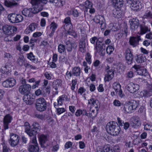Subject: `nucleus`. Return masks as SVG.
Segmentation results:
<instances>
[{
  "instance_id": "nucleus-56",
  "label": "nucleus",
  "mask_w": 152,
  "mask_h": 152,
  "mask_svg": "<svg viewBox=\"0 0 152 152\" xmlns=\"http://www.w3.org/2000/svg\"><path fill=\"white\" fill-rule=\"evenodd\" d=\"M112 149L108 145L104 146L102 150L103 152H109Z\"/></svg>"
},
{
  "instance_id": "nucleus-8",
  "label": "nucleus",
  "mask_w": 152,
  "mask_h": 152,
  "mask_svg": "<svg viewBox=\"0 0 152 152\" xmlns=\"http://www.w3.org/2000/svg\"><path fill=\"white\" fill-rule=\"evenodd\" d=\"M128 2L130 4L131 9L134 11H137L141 8L138 0H128Z\"/></svg>"
},
{
  "instance_id": "nucleus-39",
  "label": "nucleus",
  "mask_w": 152,
  "mask_h": 152,
  "mask_svg": "<svg viewBox=\"0 0 152 152\" xmlns=\"http://www.w3.org/2000/svg\"><path fill=\"white\" fill-rule=\"evenodd\" d=\"M146 58L144 56L142 55H140L137 56L136 61L138 63H141L145 61Z\"/></svg>"
},
{
  "instance_id": "nucleus-32",
  "label": "nucleus",
  "mask_w": 152,
  "mask_h": 152,
  "mask_svg": "<svg viewBox=\"0 0 152 152\" xmlns=\"http://www.w3.org/2000/svg\"><path fill=\"white\" fill-rule=\"evenodd\" d=\"M48 0H31V3L32 5L42 3L43 5L47 4Z\"/></svg>"
},
{
  "instance_id": "nucleus-26",
  "label": "nucleus",
  "mask_w": 152,
  "mask_h": 152,
  "mask_svg": "<svg viewBox=\"0 0 152 152\" xmlns=\"http://www.w3.org/2000/svg\"><path fill=\"white\" fill-rule=\"evenodd\" d=\"M48 140V137L47 135L41 134L39 137V140L42 146Z\"/></svg>"
},
{
  "instance_id": "nucleus-47",
  "label": "nucleus",
  "mask_w": 152,
  "mask_h": 152,
  "mask_svg": "<svg viewBox=\"0 0 152 152\" xmlns=\"http://www.w3.org/2000/svg\"><path fill=\"white\" fill-rule=\"evenodd\" d=\"M91 110V113L89 114V116L91 117L92 118H94L96 115L98 111H97L96 110H95L94 109H92Z\"/></svg>"
},
{
  "instance_id": "nucleus-49",
  "label": "nucleus",
  "mask_w": 152,
  "mask_h": 152,
  "mask_svg": "<svg viewBox=\"0 0 152 152\" xmlns=\"http://www.w3.org/2000/svg\"><path fill=\"white\" fill-rule=\"evenodd\" d=\"M85 59L89 64H91V56L89 53H87L86 54L85 56Z\"/></svg>"
},
{
  "instance_id": "nucleus-14",
  "label": "nucleus",
  "mask_w": 152,
  "mask_h": 152,
  "mask_svg": "<svg viewBox=\"0 0 152 152\" xmlns=\"http://www.w3.org/2000/svg\"><path fill=\"white\" fill-rule=\"evenodd\" d=\"M88 104L91 105V110L95 108L97 111L98 110L100 107V103L98 100L91 99L88 100Z\"/></svg>"
},
{
  "instance_id": "nucleus-22",
  "label": "nucleus",
  "mask_w": 152,
  "mask_h": 152,
  "mask_svg": "<svg viewBox=\"0 0 152 152\" xmlns=\"http://www.w3.org/2000/svg\"><path fill=\"white\" fill-rule=\"evenodd\" d=\"M122 108L126 113H130L133 111L131 107H130V106L128 102L125 103Z\"/></svg>"
},
{
  "instance_id": "nucleus-13",
  "label": "nucleus",
  "mask_w": 152,
  "mask_h": 152,
  "mask_svg": "<svg viewBox=\"0 0 152 152\" xmlns=\"http://www.w3.org/2000/svg\"><path fill=\"white\" fill-rule=\"evenodd\" d=\"M19 141V138L18 135L13 134L11 135L9 142L12 146L14 147L17 145Z\"/></svg>"
},
{
  "instance_id": "nucleus-40",
  "label": "nucleus",
  "mask_w": 152,
  "mask_h": 152,
  "mask_svg": "<svg viewBox=\"0 0 152 152\" xmlns=\"http://www.w3.org/2000/svg\"><path fill=\"white\" fill-rule=\"evenodd\" d=\"M85 7V11L86 12L88 11V9L92 8V4L89 0H87L85 2L84 5Z\"/></svg>"
},
{
  "instance_id": "nucleus-48",
  "label": "nucleus",
  "mask_w": 152,
  "mask_h": 152,
  "mask_svg": "<svg viewBox=\"0 0 152 152\" xmlns=\"http://www.w3.org/2000/svg\"><path fill=\"white\" fill-rule=\"evenodd\" d=\"M58 52L62 53H64L65 50V48L64 45L62 44H60L58 46Z\"/></svg>"
},
{
  "instance_id": "nucleus-24",
  "label": "nucleus",
  "mask_w": 152,
  "mask_h": 152,
  "mask_svg": "<svg viewBox=\"0 0 152 152\" xmlns=\"http://www.w3.org/2000/svg\"><path fill=\"white\" fill-rule=\"evenodd\" d=\"M128 102L130 106V107H131L133 111L135 110L138 106L139 102L138 101L131 100Z\"/></svg>"
},
{
  "instance_id": "nucleus-53",
  "label": "nucleus",
  "mask_w": 152,
  "mask_h": 152,
  "mask_svg": "<svg viewBox=\"0 0 152 152\" xmlns=\"http://www.w3.org/2000/svg\"><path fill=\"white\" fill-rule=\"evenodd\" d=\"M56 112L57 114L58 115H59L61 113H64L65 111V109L64 108H57Z\"/></svg>"
},
{
  "instance_id": "nucleus-59",
  "label": "nucleus",
  "mask_w": 152,
  "mask_h": 152,
  "mask_svg": "<svg viewBox=\"0 0 152 152\" xmlns=\"http://www.w3.org/2000/svg\"><path fill=\"white\" fill-rule=\"evenodd\" d=\"M40 82V80L35 81V83L32 86V87L33 89H34L37 87H38L39 84Z\"/></svg>"
},
{
  "instance_id": "nucleus-9",
  "label": "nucleus",
  "mask_w": 152,
  "mask_h": 152,
  "mask_svg": "<svg viewBox=\"0 0 152 152\" xmlns=\"http://www.w3.org/2000/svg\"><path fill=\"white\" fill-rule=\"evenodd\" d=\"M16 83L15 79L10 78L4 81L2 84V86L5 88H11L15 85Z\"/></svg>"
},
{
  "instance_id": "nucleus-12",
  "label": "nucleus",
  "mask_w": 152,
  "mask_h": 152,
  "mask_svg": "<svg viewBox=\"0 0 152 152\" xmlns=\"http://www.w3.org/2000/svg\"><path fill=\"white\" fill-rule=\"evenodd\" d=\"M125 59L126 63L128 64H131L133 62V56L130 50L127 48L126 51Z\"/></svg>"
},
{
  "instance_id": "nucleus-23",
  "label": "nucleus",
  "mask_w": 152,
  "mask_h": 152,
  "mask_svg": "<svg viewBox=\"0 0 152 152\" xmlns=\"http://www.w3.org/2000/svg\"><path fill=\"white\" fill-rule=\"evenodd\" d=\"M32 126L33 127L32 129H31V131H34V132L32 134V136L35 134L38 131H39V129H40L41 127L39 124L36 122H34L32 124Z\"/></svg>"
},
{
  "instance_id": "nucleus-17",
  "label": "nucleus",
  "mask_w": 152,
  "mask_h": 152,
  "mask_svg": "<svg viewBox=\"0 0 152 152\" xmlns=\"http://www.w3.org/2000/svg\"><path fill=\"white\" fill-rule=\"evenodd\" d=\"M141 40L140 36H137L136 37H131L130 38L129 42L131 45L135 47L138 45L139 41Z\"/></svg>"
},
{
  "instance_id": "nucleus-61",
  "label": "nucleus",
  "mask_w": 152,
  "mask_h": 152,
  "mask_svg": "<svg viewBox=\"0 0 152 152\" xmlns=\"http://www.w3.org/2000/svg\"><path fill=\"white\" fill-rule=\"evenodd\" d=\"M5 94V91L2 89H0V100L3 99Z\"/></svg>"
},
{
  "instance_id": "nucleus-19",
  "label": "nucleus",
  "mask_w": 152,
  "mask_h": 152,
  "mask_svg": "<svg viewBox=\"0 0 152 152\" xmlns=\"http://www.w3.org/2000/svg\"><path fill=\"white\" fill-rule=\"evenodd\" d=\"M43 5L42 3L34 5V7L32 9L34 13H37L41 11L43 9Z\"/></svg>"
},
{
  "instance_id": "nucleus-29",
  "label": "nucleus",
  "mask_w": 152,
  "mask_h": 152,
  "mask_svg": "<svg viewBox=\"0 0 152 152\" xmlns=\"http://www.w3.org/2000/svg\"><path fill=\"white\" fill-rule=\"evenodd\" d=\"M71 27V24H65L64 25V28L69 34L72 35V34L74 32V31L72 29Z\"/></svg>"
},
{
  "instance_id": "nucleus-21",
  "label": "nucleus",
  "mask_w": 152,
  "mask_h": 152,
  "mask_svg": "<svg viewBox=\"0 0 152 152\" xmlns=\"http://www.w3.org/2000/svg\"><path fill=\"white\" fill-rule=\"evenodd\" d=\"M133 68L136 70L137 73L139 75H143L145 72L146 70L139 65H134Z\"/></svg>"
},
{
  "instance_id": "nucleus-1",
  "label": "nucleus",
  "mask_w": 152,
  "mask_h": 152,
  "mask_svg": "<svg viewBox=\"0 0 152 152\" xmlns=\"http://www.w3.org/2000/svg\"><path fill=\"white\" fill-rule=\"evenodd\" d=\"M31 89V86L29 84H22L19 89V92L22 94H26L24 96V100L28 104H31L34 101V99L31 97L30 95L28 94Z\"/></svg>"
},
{
  "instance_id": "nucleus-38",
  "label": "nucleus",
  "mask_w": 152,
  "mask_h": 152,
  "mask_svg": "<svg viewBox=\"0 0 152 152\" xmlns=\"http://www.w3.org/2000/svg\"><path fill=\"white\" fill-rule=\"evenodd\" d=\"M23 17L21 15L15 14V18H14L13 23L21 22L23 20Z\"/></svg>"
},
{
  "instance_id": "nucleus-55",
  "label": "nucleus",
  "mask_w": 152,
  "mask_h": 152,
  "mask_svg": "<svg viewBox=\"0 0 152 152\" xmlns=\"http://www.w3.org/2000/svg\"><path fill=\"white\" fill-rule=\"evenodd\" d=\"M42 33L39 31H37L34 32L32 34V37L35 38H38L40 37Z\"/></svg>"
},
{
  "instance_id": "nucleus-35",
  "label": "nucleus",
  "mask_w": 152,
  "mask_h": 152,
  "mask_svg": "<svg viewBox=\"0 0 152 152\" xmlns=\"http://www.w3.org/2000/svg\"><path fill=\"white\" fill-rule=\"evenodd\" d=\"M11 70V68L8 64H6L2 66L1 68V73H7Z\"/></svg>"
},
{
  "instance_id": "nucleus-50",
  "label": "nucleus",
  "mask_w": 152,
  "mask_h": 152,
  "mask_svg": "<svg viewBox=\"0 0 152 152\" xmlns=\"http://www.w3.org/2000/svg\"><path fill=\"white\" fill-rule=\"evenodd\" d=\"M15 14L12 13L8 15V18L9 21L11 23L14 22V18H15Z\"/></svg>"
},
{
  "instance_id": "nucleus-5",
  "label": "nucleus",
  "mask_w": 152,
  "mask_h": 152,
  "mask_svg": "<svg viewBox=\"0 0 152 152\" xmlns=\"http://www.w3.org/2000/svg\"><path fill=\"white\" fill-rule=\"evenodd\" d=\"M93 20L96 23H99L100 25V28L102 31L105 29L106 24L103 16L100 15L96 16L93 19Z\"/></svg>"
},
{
  "instance_id": "nucleus-28",
  "label": "nucleus",
  "mask_w": 152,
  "mask_h": 152,
  "mask_svg": "<svg viewBox=\"0 0 152 152\" xmlns=\"http://www.w3.org/2000/svg\"><path fill=\"white\" fill-rule=\"evenodd\" d=\"M140 31L139 33L140 35H143L150 31V30L149 29L148 27L145 26L144 25H140Z\"/></svg>"
},
{
  "instance_id": "nucleus-44",
  "label": "nucleus",
  "mask_w": 152,
  "mask_h": 152,
  "mask_svg": "<svg viewBox=\"0 0 152 152\" xmlns=\"http://www.w3.org/2000/svg\"><path fill=\"white\" fill-rule=\"evenodd\" d=\"M113 14L114 17L118 18H120L121 16V12L119 11H118L116 10H113Z\"/></svg>"
},
{
  "instance_id": "nucleus-52",
  "label": "nucleus",
  "mask_w": 152,
  "mask_h": 152,
  "mask_svg": "<svg viewBox=\"0 0 152 152\" xmlns=\"http://www.w3.org/2000/svg\"><path fill=\"white\" fill-rule=\"evenodd\" d=\"M114 50L113 47L112 46H109L106 48V52L107 53L110 54Z\"/></svg>"
},
{
  "instance_id": "nucleus-62",
  "label": "nucleus",
  "mask_w": 152,
  "mask_h": 152,
  "mask_svg": "<svg viewBox=\"0 0 152 152\" xmlns=\"http://www.w3.org/2000/svg\"><path fill=\"white\" fill-rule=\"evenodd\" d=\"M72 143L70 141H68L66 142L65 145V148L66 149L70 148L72 146Z\"/></svg>"
},
{
  "instance_id": "nucleus-36",
  "label": "nucleus",
  "mask_w": 152,
  "mask_h": 152,
  "mask_svg": "<svg viewBox=\"0 0 152 152\" xmlns=\"http://www.w3.org/2000/svg\"><path fill=\"white\" fill-rule=\"evenodd\" d=\"M51 3L55 4V5L58 6H62L64 4V0H50Z\"/></svg>"
},
{
  "instance_id": "nucleus-43",
  "label": "nucleus",
  "mask_w": 152,
  "mask_h": 152,
  "mask_svg": "<svg viewBox=\"0 0 152 152\" xmlns=\"http://www.w3.org/2000/svg\"><path fill=\"white\" fill-rule=\"evenodd\" d=\"M113 87L115 90L116 93L121 90V86L120 84L117 83H115L113 84Z\"/></svg>"
},
{
  "instance_id": "nucleus-25",
  "label": "nucleus",
  "mask_w": 152,
  "mask_h": 152,
  "mask_svg": "<svg viewBox=\"0 0 152 152\" xmlns=\"http://www.w3.org/2000/svg\"><path fill=\"white\" fill-rule=\"evenodd\" d=\"M133 123L132 126L134 128L140 126L141 125V122L140 118L137 117H134L132 120Z\"/></svg>"
},
{
  "instance_id": "nucleus-11",
  "label": "nucleus",
  "mask_w": 152,
  "mask_h": 152,
  "mask_svg": "<svg viewBox=\"0 0 152 152\" xmlns=\"http://www.w3.org/2000/svg\"><path fill=\"white\" fill-rule=\"evenodd\" d=\"M139 86L137 84H134L133 83H129L126 86L127 90L131 93H134L137 91Z\"/></svg>"
},
{
  "instance_id": "nucleus-33",
  "label": "nucleus",
  "mask_w": 152,
  "mask_h": 152,
  "mask_svg": "<svg viewBox=\"0 0 152 152\" xmlns=\"http://www.w3.org/2000/svg\"><path fill=\"white\" fill-rule=\"evenodd\" d=\"M27 58L35 63H37L38 60L32 52H30L26 54Z\"/></svg>"
},
{
  "instance_id": "nucleus-60",
  "label": "nucleus",
  "mask_w": 152,
  "mask_h": 152,
  "mask_svg": "<svg viewBox=\"0 0 152 152\" xmlns=\"http://www.w3.org/2000/svg\"><path fill=\"white\" fill-rule=\"evenodd\" d=\"M113 104L115 106L119 107L121 106L123 103H121L118 100L115 99L114 101Z\"/></svg>"
},
{
  "instance_id": "nucleus-34",
  "label": "nucleus",
  "mask_w": 152,
  "mask_h": 152,
  "mask_svg": "<svg viewBox=\"0 0 152 152\" xmlns=\"http://www.w3.org/2000/svg\"><path fill=\"white\" fill-rule=\"evenodd\" d=\"M112 4L118 8H120L123 5V0H111Z\"/></svg>"
},
{
  "instance_id": "nucleus-64",
  "label": "nucleus",
  "mask_w": 152,
  "mask_h": 152,
  "mask_svg": "<svg viewBox=\"0 0 152 152\" xmlns=\"http://www.w3.org/2000/svg\"><path fill=\"white\" fill-rule=\"evenodd\" d=\"M144 129L147 130H152V126L147 124L145 126Z\"/></svg>"
},
{
  "instance_id": "nucleus-46",
  "label": "nucleus",
  "mask_w": 152,
  "mask_h": 152,
  "mask_svg": "<svg viewBox=\"0 0 152 152\" xmlns=\"http://www.w3.org/2000/svg\"><path fill=\"white\" fill-rule=\"evenodd\" d=\"M61 80L58 79L55 81L53 83V85H56V88H54V89L56 90H57L58 88L60 87L61 85Z\"/></svg>"
},
{
  "instance_id": "nucleus-30",
  "label": "nucleus",
  "mask_w": 152,
  "mask_h": 152,
  "mask_svg": "<svg viewBox=\"0 0 152 152\" xmlns=\"http://www.w3.org/2000/svg\"><path fill=\"white\" fill-rule=\"evenodd\" d=\"M33 13L32 10L31 9L25 8L22 11V14L26 17L31 16Z\"/></svg>"
},
{
  "instance_id": "nucleus-2",
  "label": "nucleus",
  "mask_w": 152,
  "mask_h": 152,
  "mask_svg": "<svg viewBox=\"0 0 152 152\" xmlns=\"http://www.w3.org/2000/svg\"><path fill=\"white\" fill-rule=\"evenodd\" d=\"M106 129L108 133L113 136L117 135L120 131V128L115 122H110L106 126Z\"/></svg>"
},
{
  "instance_id": "nucleus-27",
  "label": "nucleus",
  "mask_w": 152,
  "mask_h": 152,
  "mask_svg": "<svg viewBox=\"0 0 152 152\" xmlns=\"http://www.w3.org/2000/svg\"><path fill=\"white\" fill-rule=\"evenodd\" d=\"M28 150L29 151L31 152H39V148L38 146V144H36L29 145L28 147Z\"/></svg>"
},
{
  "instance_id": "nucleus-58",
  "label": "nucleus",
  "mask_w": 152,
  "mask_h": 152,
  "mask_svg": "<svg viewBox=\"0 0 152 152\" xmlns=\"http://www.w3.org/2000/svg\"><path fill=\"white\" fill-rule=\"evenodd\" d=\"M66 48L67 51L71 52L72 49V44L69 42H68V43L66 44Z\"/></svg>"
},
{
  "instance_id": "nucleus-10",
  "label": "nucleus",
  "mask_w": 152,
  "mask_h": 152,
  "mask_svg": "<svg viewBox=\"0 0 152 152\" xmlns=\"http://www.w3.org/2000/svg\"><path fill=\"white\" fill-rule=\"evenodd\" d=\"M110 67L107 66L106 70V73L105 74V77L104 80L105 81H108L111 80L114 77V71L113 70L109 69Z\"/></svg>"
},
{
  "instance_id": "nucleus-3",
  "label": "nucleus",
  "mask_w": 152,
  "mask_h": 152,
  "mask_svg": "<svg viewBox=\"0 0 152 152\" xmlns=\"http://www.w3.org/2000/svg\"><path fill=\"white\" fill-rule=\"evenodd\" d=\"M47 107V102L44 98L40 97L37 99L35 107L37 111L41 112L44 111L46 110Z\"/></svg>"
},
{
  "instance_id": "nucleus-57",
  "label": "nucleus",
  "mask_w": 152,
  "mask_h": 152,
  "mask_svg": "<svg viewBox=\"0 0 152 152\" xmlns=\"http://www.w3.org/2000/svg\"><path fill=\"white\" fill-rule=\"evenodd\" d=\"M44 75L46 78L48 80H50L51 78L52 74L49 72H46L44 74Z\"/></svg>"
},
{
  "instance_id": "nucleus-37",
  "label": "nucleus",
  "mask_w": 152,
  "mask_h": 152,
  "mask_svg": "<svg viewBox=\"0 0 152 152\" xmlns=\"http://www.w3.org/2000/svg\"><path fill=\"white\" fill-rule=\"evenodd\" d=\"M17 64L21 66L25 63V59L23 56H20L17 59Z\"/></svg>"
},
{
  "instance_id": "nucleus-63",
  "label": "nucleus",
  "mask_w": 152,
  "mask_h": 152,
  "mask_svg": "<svg viewBox=\"0 0 152 152\" xmlns=\"http://www.w3.org/2000/svg\"><path fill=\"white\" fill-rule=\"evenodd\" d=\"M76 85V81L74 80H72V83L71 86V89L74 91L75 88V85Z\"/></svg>"
},
{
  "instance_id": "nucleus-41",
  "label": "nucleus",
  "mask_w": 152,
  "mask_h": 152,
  "mask_svg": "<svg viewBox=\"0 0 152 152\" xmlns=\"http://www.w3.org/2000/svg\"><path fill=\"white\" fill-rule=\"evenodd\" d=\"M5 5L8 7H11L17 4V3L15 2H11L10 1L5 0L4 1Z\"/></svg>"
},
{
  "instance_id": "nucleus-15",
  "label": "nucleus",
  "mask_w": 152,
  "mask_h": 152,
  "mask_svg": "<svg viewBox=\"0 0 152 152\" xmlns=\"http://www.w3.org/2000/svg\"><path fill=\"white\" fill-rule=\"evenodd\" d=\"M87 45V41L86 39L82 38L79 43V50L82 53H84L86 51V47Z\"/></svg>"
},
{
  "instance_id": "nucleus-42",
  "label": "nucleus",
  "mask_w": 152,
  "mask_h": 152,
  "mask_svg": "<svg viewBox=\"0 0 152 152\" xmlns=\"http://www.w3.org/2000/svg\"><path fill=\"white\" fill-rule=\"evenodd\" d=\"M65 100V97L62 96L58 97L57 99L58 105V106L61 105Z\"/></svg>"
},
{
  "instance_id": "nucleus-54",
  "label": "nucleus",
  "mask_w": 152,
  "mask_h": 152,
  "mask_svg": "<svg viewBox=\"0 0 152 152\" xmlns=\"http://www.w3.org/2000/svg\"><path fill=\"white\" fill-rule=\"evenodd\" d=\"M76 75V73L74 71H73L72 73L71 74V73L68 71H67V72L66 73V77H67L68 79H70V77L72 76H75Z\"/></svg>"
},
{
  "instance_id": "nucleus-6",
  "label": "nucleus",
  "mask_w": 152,
  "mask_h": 152,
  "mask_svg": "<svg viewBox=\"0 0 152 152\" xmlns=\"http://www.w3.org/2000/svg\"><path fill=\"white\" fill-rule=\"evenodd\" d=\"M105 45L103 43L96 44L95 49L96 52L101 56H104L105 54Z\"/></svg>"
},
{
  "instance_id": "nucleus-20",
  "label": "nucleus",
  "mask_w": 152,
  "mask_h": 152,
  "mask_svg": "<svg viewBox=\"0 0 152 152\" xmlns=\"http://www.w3.org/2000/svg\"><path fill=\"white\" fill-rule=\"evenodd\" d=\"M24 126L25 129V132L30 136H32V134L34 132V131H31V129H30V126L29 124L27 122L24 123Z\"/></svg>"
},
{
  "instance_id": "nucleus-16",
  "label": "nucleus",
  "mask_w": 152,
  "mask_h": 152,
  "mask_svg": "<svg viewBox=\"0 0 152 152\" xmlns=\"http://www.w3.org/2000/svg\"><path fill=\"white\" fill-rule=\"evenodd\" d=\"M38 26V24L34 23H32L25 29V33L26 34H28L37 28Z\"/></svg>"
},
{
  "instance_id": "nucleus-4",
  "label": "nucleus",
  "mask_w": 152,
  "mask_h": 152,
  "mask_svg": "<svg viewBox=\"0 0 152 152\" xmlns=\"http://www.w3.org/2000/svg\"><path fill=\"white\" fill-rule=\"evenodd\" d=\"M4 33L7 35H10L15 33L17 31V28L13 26L5 25L3 27Z\"/></svg>"
},
{
  "instance_id": "nucleus-51",
  "label": "nucleus",
  "mask_w": 152,
  "mask_h": 152,
  "mask_svg": "<svg viewBox=\"0 0 152 152\" xmlns=\"http://www.w3.org/2000/svg\"><path fill=\"white\" fill-rule=\"evenodd\" d=\"M3 146L2 152H9V149L7 144L5 142L2 143Z\"/></svg>"
},
{
  "instance_id": "nucleus-31",
  "label": "nucleus",
  "mask_w": 152,
  "mask_h": 152,
  "mask_svg": "<svg viewBox=\"0 0 152 152\" xmlns=\"http://www.w3.org/2000/svg\"><path fill=\"white\" fill-rule=\"evenodd\" d=\"M58 27V25L54 22L51 23L50 25V29L51 32L49 34L50 36H52Z\"/></svg>"
},
{
  "instance_id": "nucleus-18",
  "label": "nucleus",
  "mask_w": 152,
  "mask_h": 152,
  "mask_svg": "<svg viewBox=\"0 0 152 152\" xmlns=\"http://www.w3.org/2000/svg\"><path fill=\"white\" fill-rule=\"evenodd\" d=\"M129 22L131 28L132 30H134L138 28L139 23L138 19H133L130 20Z\"/></svg>"
},
{
  "instance_id": "nucleus-45",
  "label": "nucleus",
  "mask_w": 152,
  "mask_h": 152,
  "mask_svg": "<svg viewBox=\"0 0 152 152\" xmlns=\"http://www.w3.org/2000/svg\"><path fill=\"white\" fill-rule=\"evenodd\" d=\"M140 95L142 96L148 97L150 96L149 92L147 90H144L140 93Z\"/></svg>"
},
{
  "instance_id": "nucleus-7",
  "label": "nucleus",
  "mask_w": 152,
  "mask_h": 152,
  "mask_svg": "<svg viewBox=\"0 0 152 152\" xmlns=\"http://www.w3.org/2000/svg\"><path fill=\"white\" fill-rule=\"evenodd\" d=\"M12 120V117L9 114H6L4 116L3 120V126L4 129L6 130L9 129V125Z\"/></svg>"
}]
</instances>
